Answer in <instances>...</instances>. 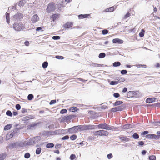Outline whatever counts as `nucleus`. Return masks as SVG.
I'll list each match as a JSON object with an SVG mask.
<instances>
[{
  "label": "nucleus",
  "instance_id": "1",
  "mask_svg": "<svg viewBox=\"0 0 160 160\" xmlns=\"http://www.w3.org/2000/svg\"><path fill=\"white\" fill-rule=\"evenodd\" d=\"M95 126L94 125H83L75 126L70 128L68 129V131L70 133H75L78 131V130H88L94 129Z\"/></svg>",
  "mask_w": 160,
  "mask_h": 160
},
{
  "label": "nucleus",
  "instance_id": "2",
  "mask_svg": "<svg viewBox=\"0 0 160 160\" xmlns=\"http://www.w3.org/2000/svg\"><path fill=\"white\" fill-rule=\"evenodd\" d=\"M13 28L16 31H20L25 28V26L22 23L15 22L13 24Z\"/></svg>",
  "mask_w": 160,
  "mask_h": 160
},
{
  "label": "nucleus",
  "instance_id": "3",
  "mask_svg": "<svg viewBox=\"0 0 160 160\" xmlns=\"http://www.w3.org/2000/svg\"><path fill=\"white\" fill-rule=\"evenodd\" d=\"M41 137L39 136H37L33 137L31 139H30L29 141L26 143L27 145H32L38 142L40 140Z\"/></svg>",
  "mask_w": 160,
  "mask_h": 160
},
{
  "label": "nucleus",
  "instance_id": "4",
  "mask_svg": "<svg viewBox=\"0 0 160 160\" xmlns=\"http://www.w3.org/2000/svg\"><path fill=\"white\" fill-rule=\"evenodd\" d=\"M56 8V6L55 3H49L46 9L47 12L50 13L54 12Z\"/></svg>",
  "mask_w": 160,
  "mask_h": 160
},
{
  "label": "nucleus",
  "instance_id": "5",
  "mask_svg": "<svg viewBox=\"0 0 160 160\" xmlns=\"http://www.w3.org/2000/svg\"><path fill=\"white\" fill-rule=\"evenodd\" d=\"M98 128L106 129L107 130H111L112 129V127L106 123H100L97 126Z\"/></svg>",
  "mask_w": 160,
  "mask_h": 160
},
{
  "label": "nucleus",
  "instance_id": "6",
  "mask_svg": "<svg viewBox=\"0 0 160 160\" xmlns=\"http://www.w3.org/2000/svg\"><path fill=\"white\" fill-rule=\"evenodd\" d=\"M125 108V106L124 105H122L113 108L111 110V111L114 112L118 111H121L123 110Z\"/></svg>",
  "mask_w": 160,
  "mask_h": 160
},
{
  "label": "nucleus",
  "instance_id": "7",
  "mask_svg": "<svg viewBox=\"0 0 160 160\" xmlns=\"http://www.w3.org/2000/svg\"><path fill=\"white\" fill-rule=\"evenodd\" d=\"M23 17L22 14L19 13H17L13 16V19L15 21H20Z\"/></svg>",
  "mask_w": 160,
  "mask_h": 160
},
{
  "label": "nucleus",
  "instance_id": "8",
  "mask_svg": "<svg viewBox=\"0 0 160 160\" xmlns=\"http://www.w3.org/2000/svg\"><path fill=\"white\" fill-rule=\"evenodd\" d=\"M72 118V116L70 115L68 116H65L62 117L61 119V122H66L67 120H71Z\"/></svg>",
  "mask_w": 160,
  "mask_h": 160
},
{
  "label": "nucleus",
  "instance_id": "9",
  "mask_svg": "<svg viewBox=\"0 0 160 160\" xmlns=\"http://www.w3.org/2000/svg\"><path fill=\"white\" fill-rule=\"evenodd\" d=\"M73 23L71 22H67L63 25V26L66 29H69L70 28H72L73 26Z\"/></svg>",
  "mask_w": 160,
  "mask_h": 160
},
{
  "label": "nucleus",
  "instance_id": "10",
  "mask_svg": "<svg viewBox=\"0 0 160 160\" xmlns=\"http://www.w3.org/2000/svg\"><path fill=\"white\" fill-rule=\"evenodd\" d=\"M145 137L149 139H154L158 140L156 135L154 134H150L146 135Z\"/></svg>",
  "mask_w": 160,
  "mask_h": 160
},
{
  "label": "nucleus",
  "instance_id": "11",
  "mask_svg": "<svg viewBox=\"0 0 160 160\" xmlns=\"http://www.w3.org/2000/svg\"><path fill=\"white\" fill-rule=\"evenodd\" d=\"M118 138L121 140L122 141L126 142L130 140V139L127 137L123 136H120L118 137Z\"/></svg>",
  "mask_w": 160,
  "mask_h": 160
},
{
  "label": "nucleus",
  "instance_id": "12",
  "mask_svg": "<svg viewBox=\"0 0 160 160\" xmlns=\"http://www.w3.org/2000/svg\"><path fill=\"white\" fill-rule=\"evenodd\" d=\"M31 20L32 23H35L39 20V18L37 14H35L32 17Z\"/></svg>",
  "mask_w": 160,
  "mask_h": 160
},
{
  "label": "nucleus",
  "instance_id": "13",
  "mask_svg": "<svg viewBox=\"0 0 160 160\" xmlns=\"http://www.w3.org/2000/svg\"><path fill=\"white\" fill-rule=\"evenodd\" d=\"M123 41L121 39H120L119 38H115L114 39L112 40V42L114 43H117L118 44H122L123 43Z\"/></svg>",
  "mask_w": 160,
  "mask_h": 160
},
{
  "label": "nucleus",
  "instance_id": "14",
  "mask_svg": "<svg viewBox=\"0 0 160 160\" xmlns=\"http://www.w3.org/2000/svg\"><path fill=\"white\" fill-rule=\"evenodd\" d=\"M156 99L155 98H148L146 100V102L148 103H151L155 102Z\"/></svg>",
  "mask_w": 160,
  "mask_h": 160
},
{
  "label": "nucleus",
  "instance_id": "15",
  "mask_svg": "<svg viewBox=\"0 0 160 160\" xmlns=\"http://www.w3.org/2000/svg\"><path fill=\"white\" fill-rule=\"evenodd\" d=\"M26 141L22 142H19L17 143V146L19 147H25L26 145Z\"/></svg>",
  "mask_w": 160,
  "mask_h": 160
},
{
  "label": "nucleus",
  "instance_id": "16",
  "mask_svg": "<svg viewBox=\"0 0 160 160\" xmlns=\"http://www.w3.org/2000/svg\"><path fill=\"white\" fill-rule=\"evenodd\" d=\"M134 92L133 91H130L128 92L127 94V97L128 98H130L131 97H134Z\"/></svg>",
  "mask_w": 160,
  "mask_h": 160
},
{
  "label": "nucleus",
  "instance_id": "17",
  "mask_svg": "<svg viewBox=\"0 0 160 160\" xmlns=\"http://www.w3.org/2000/svg\"><path fill=\"white\" fill-rule=\"evenodd\" d=\"M89 15V14H80L78 15V18L79 19H81L83 18H86L88 17Z\"/></svg>",
  "mask_w": 160,
  "mask_h": 160
},
{
  "label": "nucleus",
  "instance_id": "18",
  "mask_svg": "<svg viewBox=\"0 0 160 160\" xmlns=\"http://www.w3.org/2000/svg\"><path fill=\"white\" fill-rule=\"evenodd\" d=\"M26 2L25 0H20L18 3H17L19 6L21 7L23 6L26 3Z\"/></svg>",
  "mask_w": 160,
  "mask_h": 160
},
{
  "label": "nucleus",
  "instance_id": "19",
  "mask_svg": "<svg viewBox=\"0 0 160 160\" xmlns=\"http://www.w3.org/2000/svg\"><path fill=\"white\" fill-rule=\"evenodd\" d=\"M38 124V123H32L31 124H30V125H28L27 126V128L28 129H32V128H34L35 126H36Z\"/></svg>",
  "mask_w": 160,
  "mask_h": 160
},
{
  "label": "nucleus",
  "instance_id": "20",
  "mask_svg": "<svg viewBox=\"0 0 160 160\" xmlns=\"http://www.w3.org/2000/svg\"><path fill=\"white\" fill-rule=\"evenodd\" d=\"M132 127V125L129 124H126L123 126V128L124 129H128Z\"/></svg>",
  "mask_w": 160,
  "mask_h": 160
},
{
  "label": "nucleus",
  "instance_id": "21",
  "mask_svg": "<svg viewBox=\"0 0 160 160\" xmlns=\"http://www.w3.org/2000/svg\"><path fill=\"white\" fill-rule=\"evenodd\" d=\"M9 13L8 12H6V22H7L9 24L10 23V16H9Z\"/></svg>",
  "mask_w": 160,
  "mask_h": 160
},
{
  "label": "nucleus",
  "instance_id": "22",
  "mask_svg": "<svg viewBox=\"0 0 160 160\" xmlns=\"http://www.w3.org/2000/svg\"><path fill=\"white\" fill-rule=\"evenodd\" d=\"M123 103V102L122 101H116L115 102H114L113 105L114 106H117L118 105H119Z\"/></svg>",
  "mask_w": 160,
  "mask_h": 160
},
{
  "label": "nucleus",
  "instance_id": "23",
  "mask_svg": "<svg viewBox=\"0 0 160 160\" xmlns=\"http://www.w3.org/2000/svg\"><path fill=\"white\" fill-rule=\"evenodd\" d=\"M58 15L56 14H53L51 17V20L52 21H54L57 19V18H58Z\"/></svg>",
  "mask_w": 160,
  "mask_h": 160
},
{
  "label": "nucleus",
  "instance_id": "24",
  "mask_svg": "<svg viewBox=\"0 0 160 160\" xmlns=\"http://www.w3.org/2000/svg\"><path fill=\"white\" fill-rule=\"evenodd\" d=\"M120 65L121 63L118 61L115 62L112 64V65L114 67H118L120 66Z\"/></svg>",
  "mask_w": 160,
  "mask_h": 160
},
{
  "label": "nucleus",
  "instance_id": "25",
  "mask_svg": "<svg viewBox=\"0 0 160 160\" xmlns=\"http://www.w3.org/2000/svg\"><path fill=\"white\" fill-rule=\"evenodd\" d=\"M94 134L95 135L102 136L101 130L95 131L94 132Z\"/></svg>",
  "mask_w": 160,
  "mask_h": 160
},
{
  "label": "nucleus",
  "instance_id": "26",
  "mask_svg": "<svg viewBox=\"0 0 160 160\" xmlns=\"http://www.w3.org/2000/svg\"><path fill=\"white\" fill-rule=\"evenodd\" d=\"M101 132L102 136H107L109 134L108 132L107 131L101 130Z\"/></svg>",
  "mask_w": 160,
  "mask_h": 160
},
{
  "label": "nucleus",
  "instance_id": "27",
  "mask_svg": "<svg viewBox=\"0 0 160 160\" xmlns=\"http://www.w3.org/2000/svg\"><path fill=\"white\" fill-rule=\"evenodd\" d=\"M12 127V125L10 124H7L4 128V130H7L10 129Z\"/></svg>",
  "mask_w": 160,
  "mask_h": 160
},
{
  "label": "nucleus",
  "instance_id": "28",
  "mask_svg": "<svg viewBox=\"0 0 160 160\" xmlns=\"http://www.w3.org/2000/svg\"><path fill=\"white\" fill-rule=\"evenodd\" d=\"M16 144L15 143H12L10 144L8 148L10 149H11L14 148H16Z\"/></svg>",
  "mask_w": 160,
  "mask_h": 160
},
{
  "label": "nucleus",
  "instance_id": "29",
  "mask_svg": "<svg viewBox=\"0 0 160 160\" xmlns=\"http://www.w3.org/2000/svg\"><path fill=\"white\" fill-rule=\"evenodd\" d=\"M145 31L143 29L141 30V32L139 33V36L140 37L142 38L144 36Z\"/></svg>",
  "mask_w": 160,
  "mask_h": 160
},
{
  "label": "nucleus",
  "instance_id": "30",
  "mask_svg": "<svg viewBox=\"0 0 160 160\" xmlns=\"http://www.w3.org/2000/svg\"><path fill=\"white\" fill-rule=\"evenodd\" d=\"M54 146V144L53 143H48L46 145V148H52V147H53Z\"/></svg>",
  "mask_w": 160,
  "mask_h": 160
},
{
  "label": "nucleus",
  "instance_id": "31",
  "mask_svg": "<svg viewBox=\"0 0 160 160\" xmlns=\"http://www.w3.org/2000/svg\"><path fill=\"white\" fill-rule=\"evenodd\" d=\"M106 56V54L104 52H101L100 53L98 56V57L100 58H104Z\"/></svg>",
  "mask_w": 160,
  "mask_h": 160
},
{
  "label": "nucleus",
  "instance_id": "32",
  "mask_svg": "<svg viewBox=\"0 0 160 160\" xmlns=\"http://www.w3.org/2000/svg\"><path fill=\"white\" fill-rule=\"evenodd\" d=\"M132 137L135 139H137L139 138V136L138 134L135 133L133 134Z\"/></svg>",
  "mask_w": 160,
  "mask_h": 160
},
{
  "label": "nucleus",
  "instance_id": "33",
  "mask_svg": "<svg viewBox=\"0 0 160 160\" xmlns=\"http://www.w3.org/2000/svg\"><path fill=\"white\" fill-rule=\"evenodd\" d=\"M29 120V119L28 116H25L23 117L22 118V120L24 121V123H28V121Z\"/></svg>",
  "mask_w": 160,
  "mask_h": 160
},
{
  "label": "nucleus",
  "instance_id": "34",
  "mask_svg": "<svg viewBox=\"0 0 160 160\" xmlns=\"http://www.w3.org/2000/svg\"><path fill=\"white\" fill-rule=\"evenodd\" d=\"M152 124L154 126H160V121L154 122Z\"/></svg>",
  "mask_w": 160,
  "mask_h": 160
},
{
  "label": "nucleus",
  "instance_id": "35",
  "mask_svg": "<svg viewBox=\"0 0 160 160\" xmlns=\"http://www.w3.org/2000/svg\"><path fill=\"white\" fill-rule=\"evenodd\" d=\"M78 108L77 107H73L71 108L70 109V110L72 112H75L77 111Z\"/></svg>",
  "mask_w": 160,
  "mask_h": 160
},
{
  "label": "nucleus",
  "instance_id": "36",
  "mask_svg": "<svg viewBox=\"0 0 160 160\" xmlns=\"http://www.w3.org/2000/svg\"><path fill=\"white\" fill-rule=\"evenodd\" d=\"M48 65V62L47 61L44 62L42 64V67L43 68H46Z\"/></svg>",
  "mask_w": 160,
  "mask_h": 160
},
{
  "label": "nucleus",
  "instance_id": "37",
  "mask_svg": "<svg viewBox=\"0 0 160 160\" xmlns=\"http://www.w3.org/2000/svg\"><path fill=\"white\" fill-rule=\"evenodd\" d=\"M6 155L4 153L0 154V160H3L5 158Z\"/></svg>",
  "mask_w": 160,
  "mask_h": 160
},
{
  "label": "nucleus",
  "instance_id": "38",
  "mask_svg": "<svg viewBox=\"0 0 160 160\" xmlns=\"http://www.w3.org/2000/svg\"><path fill=\"white\" fill-rule=\"evenodd\" d=\"M33 98V94H29L28 96V99L29 100H32Z\"/></svg>",
  "mask_w": 160,
  "mask_h": 160
},
{
  "label": "nucleus",
  "instance_id": "39",
  "mask_svg": "<svg viewBox=\"0 0 160 160\" xmlns=\"http://www.w3.org/2000/svg\"><path fill=\"white\" fill-rule=\"evenodd\" d=\"M41 148H37L36 151V153L37 154H39L41 152Z\"/></svg>",
  "mask_w": 160,
  "mask_h": 160
},
{
  "label": "nucleus",
  "instance_id": "40",
  "mask_svg": "<svg viewBox=\"0 0 160 160\" xmlns=\"http://www.w3.org/2000/svg\"><path fill=\"white\" fill-rule=\"evenodd\" d=\"M133 92H134V97H139V92L138 91H133Z\"/></svg>",
  "mask_w": 160,
  "mask_h": 160
},
{
  "label": "nucleus",
  "instance_id": "41",
  "mask_svg": "<svg viewBox=\"0 0 160 160\" xmlns=\"http://www.w3.org/2000/svg\"><path fill=\"white\" fill-rule=\"evenodd\" d=\"M6 114L9 116L12 117V114L10 110H8L6 112Z\"/></svg>",
  "mask_w": 160,
  "mask_h": 160
},
{
  "label": "nucleus",
  "instance_id": "42",
  "mask_svg": "<svg viewBox=\"0 0 160 160\" xmlns=\"http://www.w3.org/2000/svg\"><path fill=\"white\" fill-rule=\"evenodd\" d=\"M71 140H75L77 138V136L76 135L73 134L70 137Z\"/></svg>",
  "mask_w": 160,
  "mask_h": 160
},
{
  "label": "nucleus",
  "instance_id": "43",
  "mask_svg": "<svg viewBox=\"0 0 160 160\" xmlns=\"http://www.w3.org/2000/svg\"><path fill=\"white\" fill-rule=\"evenodd\" d=\"M30 154L28 152L24 154V157L25 158L28 159L30 157Z\"/></svg>",
  "mask_w": 160,
  "mask_h": 160
},
{
  "label": "nucleus",
  "instance_id": "44",
  "mask_svg": "<svg viewBox=\"0 0 160 160\" xmlns=\"http://www.w3.org/2000/svg\"><path fill=\"white\" fill-rule=\"evenodd\" d=\"M118 83V81H112L110 82V84L111 85H116Z\"/></svg>",
  "mask_w": 160,
  "mask_h": 160
},
{
  "label": "nucleus",
  "instance_id": "45",
  "mask_svg": "<svg viewBox=\"0 0 160 160\" xmlns=\"http://www.w3.org/2000/svg\"><path fill=\"white\" fill-rule=\"evenodd\" d=\"M52 38L54 40H59L60 38V37L58 36H54L52 37Z\"/></svg>",
  "mask_w": 160,
  "mask_h": 160
},
{
  "label": "nucleus",
  "instance_id": "46",
  "mask_svg": "<svg viewBox=\"0 0 160 160\" xmlns=\"http://www.w3.org/2000/svg\"><path fill=\"white\" fill-rule=\"evenodd\" d=\"M149 158L150 160H156V157L154 155L149 156Z\"/></svg>",
  "mask_w": 160,
  "mask_h": 160
},
{
  "label": "nucleus",
  "instance_id": "47",
  "mask_svg": "<svg viewBox=\"0 0 160 160\" xmlns=\"http://www.w3.org/2000/svg\"><path fill=\"white\" fill-rule=\"evenodd\" d=\"M108 32V31L107 29H104L102 31V34L105 35L107 34Z\"/></svg>",
  "mask_w": 160,
  "mask_h": 160
},
{
  "label": "nucleus",
  "instance_id": "48",
  "mask_svg": "<svg viewBox=\"0 0 160 160\" xmlns=\"http://www.w3.org/2000/svg\"><path fill=\"white\" fill-rule=\"evenodd\" d=\"M76 158V156L75 154H71L70 157V159L71 160H73Z\"/></svg>",
  "mask_w": 160,
  "mask_h": 160
},
{
  "label": "nucleus",
  "instance_id": "49",
  "mask_svg": "<svg viewBox=\"0 0 160 160\" xmlns=\"http://www.w3.org/2000/svg\"><path fill=\"white\" fill-rule=\"evenodd\" d=\"M113 96L114 97H115V98H118L120 97V94L116 92L114 93L113 94Z\"/></svg>",
  "mask_w": 160,
  "mask_h": 160
},
{
  "label": "nucleus",
  "instance_id": "50",
  "mask_svg": "<svg viewBox=\"0 0 160 160\" xmlns=\"http://www.w3.org/2000/svg\"><path fill=\"white\" fill-rule=\"evenodd\" d=\"M69 136L66 135L62 138L61 140H63L68 139H69Z\"/></svg>",
  "mask_w": 160,
  "mask_h": 160
},
{
  "label": "nucleus",
  "instance_id": "51",
  "mask_svg": "<svg viewBox=\"0 0 160 160\" xmlns=\"http://www.w3.org/2000/svg\"><path fill=\"white\" fill-rule=\"evenodd\" d=\"M127 73V71L126 70H122L121 71V73L122 75H124Z\"/></svg>",
  "mask_w": 160,
  "mask_h": 160
},
{
  "label": "nucleus",
  "instance_id": "52",
  "mask_svg": "<svg viewBox=\"0 0 160 160\" xmlns=\"http://www.w3.org/2000/svg\"><path fill=\"white\" fill-rule=\"evenodd\" d=\"M55 58L57 59H64V58L63 57L61 56L57 55L56 56Z\"/></svg>",
  "mask_w": 160,
  "mask_h": 160
},
{
  "label": "nucleus",
  "instance_id": "53",
  "mask_svg": "<svg viewBox=\"0 0 160 160\" xmlns=\"http://www.w3.org/2000/svg\"><path fill=\"white\" fill-rule=\"evenodd\" d=\"M156 136L157 137V139L158 140L159 139L160 137V131H157L156 132Z\"/></svg>",
  "mask_w": 160,
  "mask_h": 160
},
{
  "label": "nucleus",
  "instance_id": "54",
  "mask_svg": "<svg viewBox=\"0 0 160 160\" xmlns=\"http://www.w3.org/2000/svg\"><path fill=\"white\" fill-rule=\"evenodd\" d=\"M15 107L16 109L18 110H19L21 108V106L18 104H17L16 105Z\"/></svg>",
  "mask_w": 160,
  "mask_h": 160
},
{
  "label": "nucleus",
  "instance_id": "55",
  "mask_svg": "<svg viewBox=\"0 0 160 160\" xmlns=\"http://www.w3.org/2000/svg\"><path fill=\"white\" fill-rule=\"evenodd\" d=\"M108 10L109 11V12H112L114 10V8L113 7L109 8H108Z\"/></svg>",
  "mask_w": 160,
  "mask_h": 160
},
{
  "label": "nucleus",
  "instance_id": "56",
  "mask_svg": "<svg viewBox=\"0 0 160 160\" xmlns=\"http://www.w3.org/2000/svg\"><path fill=\"white\" fill-rule=\"evenodd\" d=\"M67 109H62L61 110L60 112L61 114H64V113L66 112H67Z\"/></svg>",
  "mask_w": 160,
  "mask_h": 160
},
{
  "label": "nucleus",
  "instance_id": "57",
  "mask_svg": "<svg viewBox=\"0 0 160 160\" xmlns=\"http://www.w3.org/2000/svg\"><path fill=\"white\" fill-rule=\"evenodd\" d=\"M149 133V132L148 131H143L142 133V136L144 135Z\"/></svg>",
  "mask_w": 160,
  "mask_h": 160
},
{
  "label": "nucleus",
  "instance_id": "58",
  "mask_svg": "<svg viewBox=\"0 0 160 160\" xmlns=\"http://www.w3.org/2000/svg\"><path fill=\"white\" fill-rule=\"evenodd\" d=\"M136 66L137 67H146V65H142V64H137V65H136Z\"/></svg>",
  "mask_w": 160,
  "mask_h": 160
},
{
  "label": "nucleus",
  "instance_id": "59",
  "mask_svg": "<svg viewBox=\"0 0 160 160\" xmlns=\"http://www.w3.org/2000/svg\"><path fill=\"white\" fill-rule=\"evenodd\" d=\"M138 146H142L144 145V142L143 141H140L138 142Z\"/></svg>",
  "mask_w": 160,
  "mask_h": 160
},
{
  "label": "nucleus",
  "instance_id": "60",
  "mask_svg": "<svg viewBox=\"0 0 160 160\" xmlns=\"http://www.w3.org/2000/svg\"><path fill=\"white\" fill-rule=\"evenodd\" d=\"M125 81V79L124 78H120L118 80V81L119 82H122Z\"/></svg>",
  "mask_w": 160,
  "mask_h": 160
},
{
  "label": "nucleus",
  "instance_id": "61",
  "mask_svg": "<svg viewBox=\"0 0 160 160\" xmlns=\"http://www.w3.org/2000/svg\"><path fill=\"white\" fill-rule=\"evenodd\" d=\"M131 15L130 13L128 12L124 16V18H127L129 17Z\"/></svg>",
  "mask_w": 160,
  "mask_h": 160
},
{
  "label": "nucleus",
  "instance_id": "62",
  "mask_svg": "<svg viewBox=\"0 0 160 160\" xmlns=\"http://www.w3.org/2000/svg\"><path fill=\"white\" fill-rule=\"evenodd\" d=\"M56 102V101L55 100H52L50 102L49 104L50 105H52V104H55Z\"/></svg>",
  "mask_w": 160,
  "mask_h": 160
},
{
  "label": "nucleus",
  "instance_id": "63",
  "mask_svg": "<svg viewBox=\"0 0 160 160\" xmlns=\"http://www.w3.org/2000/svg\"><path fill=\"white\" fill-rule=\"evenodd\" d=\"M10 8V9H12V10H14L16 9V6L15 5V6H12L11 7H9L8 8V9H9Z\"/></svg>",
  "mask_w": 160,
  "mask_h": 160
},
{
  "label": "nucleus",
  "instance_id": "64",
  "mask_svg": "<svg viewBox=\"0 0 160 160\" xmlns=\"http://www.w3.org/2000/svg\"><path fill=\"white\" fill-rule=\"evenodd\" d=\"M62 130H58L55 131V132L56 134H61L62 132Z\"/></svg>",
  "mask_w": 160,
  "mask_h": 160
}]
</instances>
